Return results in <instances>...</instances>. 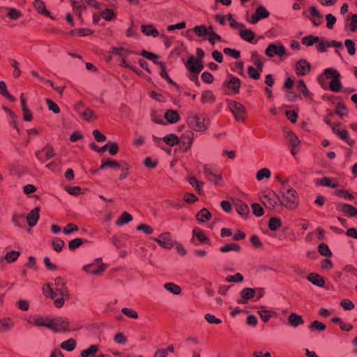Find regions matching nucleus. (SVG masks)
<instances>
[{"instance_id":"obj_25","label":"nucleus","mask_w":357,"mask_h":357,"mask_svg":"<svg viewBox=\"0 0 357 357\" xmlns=\"http://www.w3.org/2000/svg\"><path fill=\"white\" fill-rule=\"evenodd\" d=\"M288 321L289 324L293 327H297L304 323L302 317L296 313H291L288 318Z\"/></svg>"},{"instance_id":"obj_62","label":"nucleus","mask_w":357,"mask_h":357,"mask_svg":"<svg viewBox=\"0 0 357 357\" xmlns=\"http://www.w3.org/2000/svg\"><path fill=\"white\" fill-rule=\"evenodd\" d=\"M8 16L12 20H17L21 16V13L15 8H8Z\"/></svg>"},{"instance_id":"obj_16","label":"nucleus","mask_w":357,"mask_h":357,"mask_svg":"<svg viewBox=\"0 0 357 357\" xmlns=\"http://www.w3.org/2000/svg\"><path fill=\"white\" fill-rule=\"evenodd\" d=\"M39 211L40 208L36 207L27 215L26 220L30 227H34L37 224L40 218Z\"/></svg>"},{"instance_id":"obj_27","label":"nucleus","mask_w":357,"mask_h":357,"mask_svg":"<svg viewBox=\"0 0 357 357\" xmlns=\"http://www.w3.org/2000/svg\"><path fill=\"white\" fill-rule=\"evenodd\" d=\"M285 137L290 146H298L301 143L300 139L292 131H287Z\"/></svg>"},{"instance_id":"obj_34","label":"nucleus","mask_w":357,"mask_h":357,"mask_svg":"<svg viewBox=\"0 0 357 357\" xmlns=\"http://www.w3.org/2000/svg\"><path fill=\"white\" fill-rule=\"evenodd\" d=\"M0 93L12 102L16 100V99L8 92L6 84L3 81L0 82Z\"/></svg>"},{"instance_id":"obj_10","label":"nucleus","mask_w":357,"mask_h":357,"mask_svg":"<svg viewBox=\"0 0 357 357\" xmlns=\"http://www.w3.org/2000/svg\"><path fill=\"white\" fill-rule=\"evenodd\" d=\"M153 240L165 249H170L173 247L174 243L169 232L160 234L158 238H153Z\"/></svg>"},{"instance_id":"obj_63","label":"nucleus","mask_w":357,"mask_h":357,"mask_svg":"<svg viewBox=\"0 0 357 357\" xmlns=\"http://www.w3.org/2000/svg\"><path fill=\"white\" fill-rule=\"evenodd\" d=\"M243 280V276L241 273H236L234 275H228L226 281L228 282H240Z\"/></svg>"},{"instance_id":"obj_30","label":"nucleus","mask_w":357,"mask_h":357,"mask_svg":"<svg viewBox=\"0 0 357 357\" xmlns=\"http://www.w3.org/2000/svg\"><path fill=\"white\" fill-rule=\"evenodd\" d=\"M164 288L174 295H178L181 292V287L172 282L165 283Z\"/></svg>"},{"instance_id":"obj_31","label":"nucleus","mask_w":357,"mask_h":357,"mask_svg":"<svg viewBox=\"0 0 357 357\" xmlns=\"http://www.w3.org/2000/svg\"><path fill=\"white\" fill-rule=\"evenodd\" d=\"M132 220V216L127 212H123L122 215L118 218L116 223L118 226H123L131 222Z\"/></svg>"},{"instance_id":"obj_60","label":"nucleus","mask_w":357,"mask_h":357,"mask_svg":"<svg viewBox=\"0 0 357 357\" xmlns=\"http://www.w3.org/2000/svg\"><path fill=\"white\" fill-rule=\"evenodd\" d=\"M8 61H9L10 65L12 66V67L14 68L13 76L15 77H20V75H21V70L18 68V65H19L18 62L13 59H9Z\"/></svg>"},{"instance_id":"obj_39","label":"nucleus","mask_w":357,"mask_h":357,"mask_svg":"<svg viewBox=\"0 0 357 357\" xmlns=\"http://www.w3.org/2000/svg\"><path fill=\"white\" fill-rule=\"evenodd\" d=\"M80 116L83 119L88 121H93L96 119L94 112L89 108H85Z\"/></svg>"},{"instance_id":"obj_48","label":"nucleus","mask_w":357,"mask_h":357,"mask_svg":"<svg viewBox=\"0 0 357 357\" xmlns=\"http://www.w3.org/2000/svg\"><path fill=\"white\" fill-rule=\"evenodd\" d=\"M20 255V252L18 251H10L6 254L4 259L6 260L8 263L14 262L17 259Z\"/></svg>"},{"instance_id":"obj_53","label":"nucleus","mask_w":357,"mask_h":357,"mask_svg":"<svg viewBox=\"0 0 357 357\" xmlns=\"http://www.w3.org/2000/svg\"><path fill=\"white\" fill-rule=\"evenodd\" d=\"M121 167V164L119 163L118 162H116L114 160H108L102 161L100 168L101 169H105L106 167L116 168V167Z\"/></svg>"},{"instance_id":"obj_43","label":"nucleus","mask_w":357,"mask_h":357,"mask_svg":"<svg viewBox=\"0 0 357 357\" xmlns=\"http://www.w3.org/2000/svg\"><path fill=\"white\" fill-rule=\"evenodd\" d=\"M193 31L199 37L208 36V29L206 25L196 26L193 28Z\"/></svg>"},{"instance_id":"obj_14","label":"nucleus","mask_w":357,"mask_h":357,"mask_svg":"<svg viewBox=\"0 0 357 357\" xmlns=\"http://www.w3.org/2000/svg\"><path fill=\"white\" fill-rule=\"evenodd\" d=\"M241 85V80L236 77H232L229 80H225L223 86H227L234 93H238Z\"/></svg>"},{"instance_id":"obj_42","label":"nucleus","mask_w":357,"mask_h":357,"mask_svg":"<svg viewBox=\"0 0 357 357\" xmlns=\"http://www.w3.org/2000/svg\"><path fill=\"white\" fill-rule=\"evenodd\" d=\"M163 141L168 145L172 146L178 144V138L174 134H169L163 137Z\"/></svg>"},{"instance_id":"obj_57","label":"nucleus","mask_w":357,"mask_h":357,"mask_svg":"<svg viewBox=\"0 0 357 357\" xmlns=\"http://www.w3.org/2000/svg\"><path fill=\"white\" fill-rule=\"evenodd\" d=\"M344 45L347 49L348 53L350 55H354L356 53L355 43L350 39H347L344 41Z\"/></svg>"},{"instance_id":"obj_45","label":"nucleus","mask_w":357,"mask_h":357,"mask_svg":"<svg viewBox=\"0 0 357 357\" xmlns=\"http://www.w3.org/2000/svg\"><path fill=\"white\" fill-rule=\"evenodd\" d=\"M64 245L65 242L59 238H54L52 242V245L54 250L57 252H59L62 250V248L64 246Z\"/></svg>"},{"instance_id":"obj_59","label":"nucleus","mask_w":357,"mask_h":357,"mask_svg":"<svg viewBox=\"0 0 357 357\" xmlns=\"http://www.w3.org/2000/svg\"><path fill=\"white\" fill-rule=\"evenodd\" d=\"M223 52L226 55L231 56L234 59H238L241 56V52L235 49L226 47L223 50Z\"/></svg>"},{"instance_id":"obj_18","label":"nucleus","mask_w":357,"mask_h":357,"mask_svg":"<svg viewBox=\"0 0 357 357\" xmlns=\"http://www.w3.org/2000/svg\"><path fill=\"white\" fill-rule=\"evenodd\" d=\"M338 210L350 217H355L357 215V209L353 206L348 204H340L338 206Z\"/></svg>"},{"instance_id":"obj_44","label":"nucleus","mask_w":357,"mask_h":357,"mask_svg":"<svg viewBox=\"0 0 357 357\" xmlns=\"http://www.w3.org/2000/svg\"><path fill=\"white\" fill-rule=\"evenodd\" d=\"M255 15L260 20L266 18L269 16V12L263 6H259L257 8Z\"/></svg>"},{"instance_id":"obj_23","label":"nucleus","mask_w":357,"mask_h":357,"mask_svg":"<svg viewBox=\"0 0 357 357\" xmlns=\"http://www.w3.org/2000/svg\"><path fill=\"white\" fill-rule=\"evenodd\" d=\"M307 280L311 282L313 284L318 286V287H324V278L317 273H310L307 276Z\"/></svg>"},{"instance_id":"obj_35","label":"nucleus","mask_w":357,"mask_h":357,"mask_svg":"<svg viewBox=\"0 0 357 357\" xmlns=\"http://www.w3.org/2000/svg\"><path fill=\"white\" fill-rule=\"evenodd\" d=\"M316 183L318 185L331 187L333 188H335L338 186L337 183H332L331 179L328 177H324L322 178H318L316 180Z\"/></svg>"},{"instance_id":"obj_24","label":"nucleus","mask_w":357,"mask_h":357,"mask_svg":"<svg viewBox=\"0 0 357 357\" xmlns=\"http://www.w3.org/2000/svg\"><path fill=\"white\" fill-rule=\"evenodd\" d=\"M236 211L243 217L249 213L248 206L243 202L238 200L235 204Z\"/></svg>"},{"instance_id":"obj_1","label":"nucleus","mask_w":357,"mask_h":357,"mask_svg":"<svg viewBox=\"0 0 357 357\" xmlns=\"http://www.w3.org/2000/svg\"><path fill=\"white\" fill-rule=\"evenodd\" d=\"M283 200L280 199L282 205L289 209L295 208L298 204L297 192L291 188H281Z\"/></svg>"},{"instance_id":"obj_38","label":"nucleus","mask_w":357,"mask_h":357,"mask_svg":"<svg viewBox=\"0 0 357 357\" xmlns=\"http://www.w3.org/2000/svg\"><path fill=\"white\" fill-rule=\"evenodd\" d=\"M342 140H344L348 145L352 146L354 141L349 138V132L347 130H342L337 132V134Z\"/></svg>"},{"instance_id":"obj_58","label":"nucleus","mask_w":357,"mask_h":357,"mask_svg":"<svg viewBox=\"0 0 357 357\" xmlns=\"http://www.w3.org/2000/svg\"><path fill=\"white\" fill-rule=\"evenodd\" d=\"M45 102L48 106L49 110L53 112L54 114H59L60 112V108L52 100H50L49 98H46Z\"/></svg>"},{"instance_id":"obj_47","label":"nucleus","mask_w":357,"mask_h":357,"mask_svg":"<svg viewBox=\"0 0 357 357\" xmlns=\"http://www.w3.org/2000/svg\"><path fill=\"white\" fill-rule=\"evenodd\" d=\"M258 314L260 318L262 319V321L266 323L268 321L269 319L273 316L274 312L270 310L261 309L258 311Z\"/></svg>"},{"instance_id":"obj_61","label":"nucleus","mask_w":357,"mask_h":357,"mask_svg":"<svg viewBox=\"0 0 357 357\" xmlns=\"http://www.w3.org/2000/svg\"><path fill=\"white\" fill-rule=\"evenodd\" d=\"M83 243L82 238H76L71 240L68 243V247L70 250H74L79 247Z\"/></svg>"},{"instance_id":"obj_41","label":"nucleus","mask_w":357,"mask_h":357,"mask_svg":"<svg viewBox=\"0 0 357 357\" xmlns=\"http://www.w3.org/2000/svg\"><path fill=\"white\" fill-rule=\"evenodd\" d=\"M211 217V213L205 208H202L197 215V219L201 222L208 220Z\"/></svg>"},{"instance_id":"obj_32","label":"nucleus","mask_w":357,"mask_h":357,"mask_svg":"<svg viewBox=\"0 0 357 357\" xmlns=\"http://www.w3.org/2000/svg\"><path fill=\"white\" fill-rule=\"evenodd\" d=\"M215 96L211 91H205L202 93L201 101L203 103H212L215 101Z\"/></svg>"},{"instance_id":"obj_12","label":"nucleus","mask_w":357,"mask_h":357,"mask_svg":"<svg viewBox=\"0 0 357 357\" xmlns=\"http://www.w3.org/2000/svg\"><path fill=\"white\" fill-rule=\"evenodd\" d=\"M239 35L243 40L248 43L255 44L257 43V40H255V33L250 29L243 27L239 30Z\"/></svg>"},{"instance_id":"obj_15","label":"nucleus","mask_w":357,"mask_h":357,"mask_svg":"<svg viewBox=\"0 0 357 357\" xmlns=\"http://www.w3.org/2000/svg\"><path fill=\"white\" fill-rule=\"evenodd\" d=\"M310 70V64L304 59L299 60L296 65V70L298 75H305Z\"/></svg>"},{"instance_id":"obj_6","label":"nucleus","mask_w":357,"mask_h":357,"mask_svg":"<svg viewBox=\"0 0 357 357\" xmlns=\"http://www.w3.org/2000/svg\"><path fill=\"white\" fill-rule=\"evenodd\" d=\"M69 321L65 317H56L51 319L50 329L56 333L65 332L69 330Z\"/></svg>"},{"instance_id":"obj_7","label":"nucleus","mask_w":357,"mask_h":357,"mask_svg":"<svg viewBox=\"0 0 357 357\" xmlns=\"http://www.w3.org/2000/svg\"><path fill=\"white\" fill-rule=\"evenodd\" d=\"M73 10L75 13L80 16L82 11L84 8V3H87L95 8H99L100 4L95 0H70Z\"/></svg>"},{"instance_id":"obj_37","label":"nucleus","mask_w":357,"mask_h":357,"mask_svg":"<svg viewBox=\"0 0 357 357\" xmlns=\"http://www.w3.org/2000/svg\"><path fill=\"white\" fill-rule=\"evenodd\" d=\"M319 41V38L309 35L302 38V43L306 46H312L314 43H317Z\"/></svg>"},{"instance_id":"obj_17","label":"nucleus","mask_w":357,"mask_h":357,"mask_svg":"<svg viewBox=\"0 0 357 357\" xmlns=\"http://www.w3.org/2000/svg\"><path fill=\"white\" fill-rule=\"evenodd\" d=\"M262 202L266 207L273 209L276 206L278 202H280V199L275 194H273L272 197L265 195Z\"/></svg>"},{"instance_id":"obj_64","label":"nucleus","mask_w":357,"mask_h":357,"mask_svg":"<svg viewBox=\"0 0 357 357\" xmlns=\"http://www.w3.org/2000/svg\"><path fill=\"white\" fill-rule=\"evenodd\" d=\"M101 17L107 21H110L115 17V14L112 10L107 8L101 13Z\"/></svg>"},{"instance_id":"obj_33","label":"nucleus","mask_w":357,"mask_h":357,"mask_svg":"<svg viewBox=\"0 0 357 357\" xmlns=\"http://www.w3.org/2000/svg\"><path fill=\"white\" fill-rule=\"evenodd\" d=\"M220 250L222 252H228L230 251L239 252L241 250V247L236 243H228L222 246L220 248Z\"/></svg>"},{"instance_id":"obj_13","label":"nucleus","mask_w":357,"mask_h":357,"mask_svg":"<svg viewBox=\"0 0 357 357\" xmlns=\"http://www.w3.org/2000/svg\"><path fill=\"white\" fill-rule=\"evenodd\" d=\"M256 294L255 288L246 287L241 291V298L238 301V303L244 304L246 300L252 298Z\"/></svg>"},{"instance_id":"obj_20","label":"nucleus","mask_w":357,"mask_h":357,"mask_svg":"<svg viewBox=\"0 0 357 357\" xmlns=\"http://www.w3.org/2000/svg\"><path fill=\"white\" fill-rule=\"evenodd\" d=\"M142 33L148 36L157 37L158 31L153 24H142L141 26Z\"/></svg>"},{"instance_id":"obj_36","label":"nucleus","mask_w":357,"mask_h":357,"mask_svg":"<svg viewBox=\"0 0 357 357\" xmlns=\"http://www.w3.org/2000/svg\"><path fill=\"white\" fill-rule=\"evenodd\" d=\"M12 327L13 324L10 319H0V333L8 331Z\"/></svg>"},{"instance_id":"obj_40","label":"nucleus","mask_w":357,"mask_h":357,"mask_svg":"<svg viewBox=\"0 0 357 357\" xmlns=\"http://www.w3.org/2000/svg\"><path fill=\"white\" fill-rule=\"evenodd\" d=\"M76 347V341L73 339H68L61 344V347L67 351H71Z\"/></svg>"},{"instance_id":"obj_2","label":"nucleus","mask_w":357,"mask_h":357,"mask_svg":"<svg viewBox=\"0 0 357 357\" xmlns=\"http://www.w3.org/2000/svg\"><path fill=\"white\" fill-rule=\"evenodd\" d=\"M54 284L56 287H60L61 289L59 290V296L61 298H56L54 301V305L56 307L60 308L64 304V301L66 299L70 298V294L68 289L66 287V282L64 279L61 277H57L55 278Z\"/></svg>"},{"instance_id":"obj_8","label":"nucleus","mask_w":357,"mask_h":357,"mask_svg":"<svg viewBox=\"0 0 357 357\" xmlns=\"http://www.w3.org/2000/svg\"><path fill=\"white\" fill-rule=\"evenodd\" d=\"M229 109L238 121H244L245 107L241 104L233 101L229 104Z\"/></svg>"},{"instance_id":"obj_21","label":"nucleus","mask_w":357,"mask_h":357,"mask_svg":"<svg viewBox=\"0 0 357 357\" xmlns=\"http://www.w3.org/2000/svg\"><path fill=\"white\" fill-rule=\"evenodd\" d=\"M34 324L38 326H45L50 328L51 319L48 317H43L39 315H36L33 317Z\"/></svg>"},{"instance_id":"obj_52","label":"nucleus","mask_w":357,"mask_h":357,"mask_svg":"<svg viewBox=\"0 0 357 357\" xmlns=\"http://www.w3.org/2000/svg\"><path fill=\"white\" fill-rule=\"evenodd\" d=\"M280 225H281V221L280 219L275 218V217H272L270 219L269 223H268V227L271 230L276 231L277 229H279Z\"/></svg>"},{"instance_id":"obj_4","label":"nucleus","mask_w":357,"mask_h":357,"mask_svg":"<svg viewBox=\"0 0 357 357\" xmlns=\"http://www.w3.org/2000/svg\"><path fill=\"white\" fill-rule=\"evenodd\" d=\"M324 74L327 78H333L330 83V89L334 92H339L342 89L340 73L335 69L329 68L324 70Z\"/></svg>"},{"instance_id":"obj_49","label":"nucleus","mask_w":357,"mask_h":357,"mask_svg":"<svg viewBox=\"0 0 357 357\" xmlns=\"http://www.w3.org/2000/svg\"><path fill=\"white\" fill-rule=\"evenodd\" d=\"M188 182L189 183L195 188L196 190L199 192V193H201V191L202 190V188H203V185H204V183L203 182H199L197 178L195 177H190L188 178Z\"/></svg>"},{"instance_id":"obj_19","label":"nucleus","mask_w":357,"mask_h":357,"mask_svg":"<svg viewBox=\"0 0 357 357\" xmlns=\"http://www.w3.org/2000/svg\"><path fill=\"white\" fill-rule=\"evenodd\" d=\"M60 287H56L54 289L50 284L43 287V293L46 296H49L51 299L55 300L56 296H59Z\"/></svg>"},{"instance_id":"obj_54","label":"nucleus","mask_w":357,"mask_h":357,"mask_svg":"<svg viewBox=\"0 0 357 357\" xmlns=\"http://www.w3.org/2000/svg\"><path fill=\"white\" fill-rule=\"evenodd\" d=\"M326 328V326L324 324H323L319 321H314L309 326L310 329L316 330L318 331H322L325 330Z\"/></svg>"},{"instance_id":"obj_50","label":"nucleus","mask_w":357,"mask_h":357,"mask_svg":"<svg viewBox=\"0 0 357 357\" xmlns=\"http://www.w3.org/2000/svg\"><path fill=\"white\" fill-rule=\"evenodd\" d=\"M297 89L305 97L308 98L310 96V93L303 80L298 82Z\"/></svg>"},{"instance_id":"obj_55","label":"nucleus","mask_w":357,"mask_h":357,"mask_svg":"<svg viewBox=\"0 0 357 357\" xmlns=\"http://www.w3.org/2000/svg\"><path fill=\"white\" fill-rule=\"evenodd\" d=\"M193 238H196L201 243H204L208 241L207 237L204 235L202 231L199 229H194L192 231Z\"/></svg>"},{"instance_id":"obj_9","label":"nucleus","mask_w":357,"mask_h":357,"mask_svg":"<svg viewBox=\"0 0 357 357\" xmlns=\"http://www.w3.org/2000/svg\"><path fill=\"white\" fill-rule=\"evenodd\" d=\"M285 52V47L280 43L278 44L272 43L266 50V54L269 57H273L276 55L282 56L284 55Z\"/></svg>"},{"instance_id":"obj_56","label":"nucleus","mask_w":357,"mask_h":357,"mask_svg":"<svg viewBox=\"0 0 357 357\" xmlns=\"http://www.w3.org/2000/svg\"><path fill=\"white\" fill-rule=\"evenodd\" d=\"M43 153H45V160H50L55 156L54 149L52 146H47L43 149Z\"/></svg>"},{"instance_id":"obj_28","label":"nucleus","mask_w":357,"mask_h":357,"mask_svg":"<svg viewBox=\"0 0 357 357\" xmlns=\"http://www.w3.org/2000/svg\"><path fill=\"white\" fill-rule=\"evenodd\" d=\"M141 55L142 56H144V58L149 59V60H151L152 61L153 63H155V64H157L158 66H159L160 67H163V62L162 61H158V56L153 54V53H151V52H149L146 50H143L142 52H141Z\"/></svg>"},{"instance_id":"obj_22","label":"nucleus","mask_w":357,"mask_h":357,"mask_svg":"<svg viewBox=\"0 0 357 357\" xmlns=\"http://www.w3.org/2000/svg\"><path fill=\"white\" fill-rule=\"evenodd\" d=\"M126 235L121 234V235H114L112 238V242L113 245L117 248L120 249L121 248H124L126 246L125 238Z\"/></svg>"},{"instance_id":"obj_11","label":"nucleus","mask_w":357,"mask_h":357,"mask_svg":"<svg viewBox=\"0 0 357 357\" xmlns=\"http://www.w3.org/2000/svg\"><path fill=\"white\" fill-rule=\"evenodd\" d=\"M194 138V135L192 132H188L182 135L181 139H178V144L180 145L181 149H182L184 151H188L192 143Z\"/></svg>"},{"instance_id":"obj_5","label":"nucleus","mask_w":357,"mask_h":357,"mask_svg":"<svg viewBox=\"0 0 357 357\" xmlns=\"http://www.w3.org/2000/svg\"><path fill=\"white\" fill-rule=\"evenodd\" d=\"M208 120L202 116L195 115L188 119L189 126L195 131H204L208 127Z\"/></svg>"},{"instance_id":"obj_29","label":"nucleus","mask_w":357,"mask_h":357,"mask_svg":"<svg viewBox=\"0 0 357 357\" xmlns=\"http://www.w3.org/2000/svg\"><path fill=\"white\" fill-rule=\"evenodd\" d=\"M165 118L168 122L171 123H174L178 121L179 115L178 114L176 111L173 109H168L165 112Z\"/></svg>"},{"instance_id":"obj_51","label":"nucleus","mask_w":357,"mask_h":357,"mask_svg":"<svg viewBox=\"0 0 357 357\" xmlns=\"http://www.w3.org/2000/svg\"><path fill=\"white\" fill-rule=\"evenodd\" d=\"M319 252L324 257H328L332 255V252L328 246L325 243H321L318 247Z\"/></svg>"},{"instance_id":"obj_3","label":"nucleus","mask_w":357,"mask_h":357,"mask_svg":"<svg viewBox=\"0 0 357 357\" xmlns=\"http://www.w3.org/2000/svg\"><path fill=\"white\" fill-rule=\"evenodd\" d=\"M187 68L193 73L191 79L198 82V74L204 68V65L200 59H196L194 56H189L185 64Z\"/></svg>"},{"instance_id":"obj_26","label":"nucleus","mask_w":357,"mask_h":357,"mask_svg":"<svg viewBox=\"0 0 357 357\" xmlns=\"http://www.w3.org/2000/svg\"><path fill=\"white\" fill-rule=\"evenodd\" d=\"M99 347L97 344H91L87 349H84L81 352L82 357H94L98 351Z\"/></svg>"},{"instance_id":"obj_46","label":"nucleus","mask_w":357,"mask_h":357,"mask_svg":"<svg viewBox=\"0 0 357 357\" xmlns=\"http://www.w3.org/2000/svg\"><path fill=\"white\" fill-rule=\"evenodd\" d=\"M271 175V172L270 169L268 168H263L260 170H259L256 175V178L258 181H261L263 178H268Z\"/></svg>"}]
</instances>
